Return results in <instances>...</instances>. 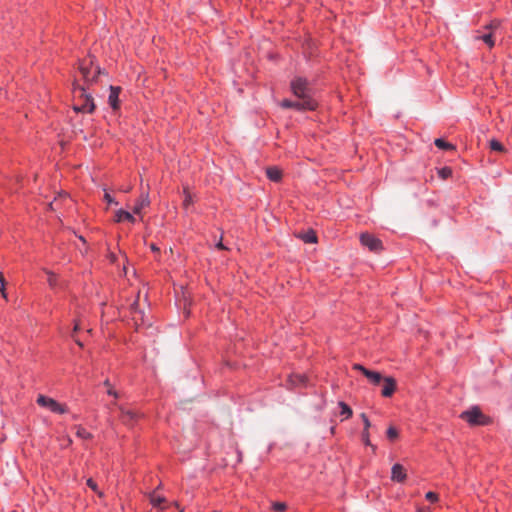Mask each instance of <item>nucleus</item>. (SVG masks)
I'll use <instances>...</instances> for the list:
<instances>
[{"mask_svg":"<svg viewBox=\"0 0 512 512\" xmlns=\"http://www.w3.org/2000/svg\"><path fill=\"white\" fill-rule=\"evenodd\" d=\"M74 110L83 113H92L95 109V104L91 95L87 94L85 88L74 84Z\"/></svg>","mask_w":512,"mask_h":512,"instance_id":"1","label":"nucleus"},{"mask_svg":"<svg viewBox=\"0 0 512 512\" xmlns=\"http://www.w3.org/2000/svg\"><path fill=\"white\" fill-rule=\"evenodd\" d=\"M79 70L86 83L96 82L98 76L101 74V70L99 67H93L92 59L83 60L79 65Z\"/></svg>","mask_w":512,"mask_h":512,"instance_id":"2","label":"nucleus"},{"mask_svg":"<svg viewBox=\"0 0 512 512\" xmlns=\"http://www.w3.org/2000/svg\"><path fill=\"white\" fill-rule=\"evenodd\" d=\"M293 94L298 98H312L310 96V87L306 79L296 78L291 82Z\"/></svg>","mask_w":512,"mask_h":512,"instance_id":"3","label":"nucleus"},{"mask_svg":"<svg viewBox=\"0 0 512 512\" xmlns=\"http://www.w3.org/2000/svg\"><path fill=\"white\" fill-rule=\"evenodd\" d=\"M37 403L49 409L50 411L57 413V414H64L68 411L67 407L65 405H62L58 403L56 400L46 397L44 395H39L37 398Z\"/></svg>","mask_w":512,"mask_h":512,"instance_id":"4","label":"nucleus"},{"mask_svg":"<svg viewBox=\"0 0 512 512\" xmlns=\"http://www.w3.org/2000/svg\"><path fill=\"white\" fill-rule=\"evenodd\" d=\"M461 418L471 425H482L485 423V416L478 408H473L461 414Z\"/></svg>","mask_w":512,"mask_h":512,"instance_id":"5","label":"nucleus"},{"mask_svg":"<svg viewBox=\"0 0 512 512\" xmlns=\"http://www.w3.org/2000/svg\"><path fill=\"white\" fill-rule=\"evenodd\" d=\"M353 369L362 372L371 384L379 385L382 383L383 376L377 371L369 370L361 364H354Z\"/></svg>","mask_w":512,"mask_h":512,"instance_id":"6","label":"nucleus"},{"mask_svg":"<svg viewBox=\"0 0 512 512\" xmlns=\"http://www.w3.org/2000/svg\"><path fill=\"white\" fill-rule=\"evenodd\" d=\"M360 241L362 245L366 246L373 252H377L382 249V242L371 234L362 233L360 236Z\"/></svg>","mask_w":512,"mask_h":512,"instance_id":"7","label":"nucleus"},{"mask_svg":"<svg viewBox=\"0 0 512 512\" xmlns=\"http://www.w3.org/2000/svg\"><path fill=\"white\" fill-rule=\"evenodd\" d=\"M119 410L121 412L120 419L125 425L133 426L136 423L139 417L137 412L124 408L123 406H119Z\"/></svg>","mask_w":512,"mask_h":512,"instance_id":"8","label":"nucleus"},{"mask_svg":"<svg viewBox=\"0 0 512 512\" xmlns=\"http://www.w3.org/2000/svg\"><path fill=\"white\" fill-rule=\"evenodd\" d=\"M382 383L381 395L383 397H391L396 391V380L393 377H383Z\"/></svg>","mask_w":512,"mask_h":512,"instance_id":"9","label":"nucleus"},{"mask_svg":"<svg viewBox=\"0 0 512 512\" xmlns=\"http://www.w3.org/2000/svg\"><path fill=\"white\" fill-rule=\"evenodd\" d=\"M317 106L313 98H299L298 101H293L292 108L297 110H314Z\"/></svg>","mask_w":512,"mask_h":512,"instance_id":"10","label":"nucleus"},{"mask_svg":"<svg viewBox=\"0 0 512 512\" xmlns=\"http://www.w3.org/2000/svg\"><path fill=\"white\" fill-rule=\"evenodd\" d=\"M360 417L363 420V424H364V429L362 432V440L365 445L370 446V447H372L373 450H375L376 447L371 444L370 438H369L370 437L369 436V428L371 427V423L365 413H362L360 415Z\"/></svg>","mask_w":512,"mask_h":512,"instance_id":"11","label":"nucleus"},{"mask_svg":"<svg viewBox=\"0 0 512 512\" xmlns=\"http://www.w3.org/2000/svg\"><path fill=\"white\" fill-rule=\"evenodd\" d=\"M406 471L401 464H394L391 469V479L396 482H403L406 479Z\"/></svg>","mask_w":512,"mask_h":512,"instance_id":"12","label":"nucleus"},{"mask_svg":"<svg viewBox=\"0 0 512 512\" xmlns=\"http://www.w3.org/2000/svg\"><path fill=\"white\" fill-rule=\"evenodd\" d=\"M149 204L150 200L148 193H142L132 210L135 214H140L144 208L149 206Z\"/></svg>","mask_w":512,"mask_h":512,"instance_id":"13","label":"nucleus"},{"mask_svg":"<svg viewBox=\"0 0 512 512\" xmlns=\"http://www.w3.org/2000/svg\"><path fill=\"white\" fill-rule=\"evenodd\" d=\"M131 314L134 322L138 325L139 322L141 324H145L144 320V312L139 308L138 301H134V303L131 305Z\"/></svg>","mask_w":512,"mask_h":512,"instance_id":"14","label":"nucleus"},{"mask_svg":"<svg viewBox=\"0 0 512 512\" xmlns=\"http://www.w3.org/2000/svg\"><path fill=\"white\" fill-rule=\"evenodd\" d=\"M119 93L120 87L110 86L108 102L114 110L119 108Z\"/></svg>","mask_w":512,"mask_h":512,"instance_id":"15","label":"nucleus"},{"mask_svg":"<svg viewBox=\"0 0 512 512\" xmlns=\"http://www.w3.org/2000/svg\"><path fill=\"white\" fill-rule=\"evenodd\" d=\"M115 221L116 222L129 221L131 223H134L135 218L130 212L120 209L115 214Z\"/></svg>","mask_w":512,"mask_h":512,"instance_id":"16","label":"nucleus"},{"mask_svg":"<svg viewBox=\"0 0 512 512\" xmlns=\"http://www.w3.org/2000/svg\"><path fill=\"white\" fill-rule=\"evenodd\" d=\"M266 175L271 181L278 182L281 180L282 171L277 167H268L266 169Z\"/></svg>","mask_w":512,"mask_h":512,"instance_id":"17","label":"nucleus"},{"mask_svg":"<svg viewBox=\"0 0 512 512\" xmlns=\"http://www.w3.org/2000/svg\"><path fill=\"white\" fill-rule=\"evenodd\" d=\"M495 32H488L486 34H483L481 36H477L476 39L482 40L488 47L492 48L495 45V38H496Z\"/></svg>","mask_w":512,"mask_h":512,"instance_id":"18","label":"nucleus"},{"mask_svg":"<svg viewBox=\"0 0 512 512\" xmlns=\"http://www.w3.org/2000/svg\"><path fill=\"white\" fill-rule=\"evenodd\" d=\"M298 237L302 239L305 243H316L317 236L313 230H309L304 233H299Z\"/></svg>","mask_w":512,"mask_h":512,"instance_id":"19","label":"nucleus"},{"mask_svg":"<svg viewBox=\"0 0 512 512\" xmlns=\"http://www.w3.org/2000/svg\"><path fill=\"white\" fill-rule=\"evenodd\" d=\"M288 381L291 386H303L306 384V377L304 375H291Z\"/></svg>","mask_w":512,"mask_h":512,"instance_id":"20","label":"nucleus"},{"mask_svg":"<svg viewBox=\"0 0 512 512\" xmlns=\"http://www.w3.org/2000/svg\"><path fill=\"white\" fill-rule=\"evenodd\" d=\"M150 501L154 507L163 509V507L161 505H162V503H164L166 501V499L164 497H161V496L153 493L150 496Z\"/></svg>","mask_w":512,"mask_h":512,"instance_id":"21","label":"nucleus"},{"mask_svg":"<svg viewBox=\"0 0 512 512\" xmlns=\"http://www.w3.org/2000/svg\"><path fill=\"white\" fill-rule=\"evenodd\" d=\"M434 144L440 148V149H445V150H453L455 149L454 145H452L451 143H448L446 142L445 140L441 139V138H438L434 141Z\"/></svg>","mask_w":512,"mask_h":512,"instance_id":"22","label":"nucleus"},{"mask_svg":"<svg viewBox=\"0 0 512 512\" xmlns=\"http://www.w3.org/2000/svg\"><path fill=\"white\" fill-rule=\"evenodd\" d=\"M339 407L341 408V415H344L346 419L352 416V409L345 402L340 401Z\"/></svg>","mask_w":512,"mask_h":512,"instance_id":"23","label":"nucleus"},{"mask_svg":"<svg viewBox=\"0 0 512 512\" xmlns=\"http://www.w3.org/2000/svg\"><path fill=\"white\" fill-rule=\"evenodd\" d=\"M489 147L493 151H497V152H504L505 151L504 146L498 140H496V139H492V140L489 141Z\"/></svg>","mask_w":512,"mask_h":512,"instance_id":"24","label":"nucleus"},{"mask_svg":"<svg viewBox=\"0 0 512 512\" xmlns=\"http://www.w3.org/2000/svg\"><path fill=\"white\" fill-rule=\"evenodd\" d=\"M86 484L89 488L96 492L99 497L103 496V492L98 489L96 482L92 478L87 479Z\"/></svg>","mask_w":512,"mask_h":512,"instance_id":"25","label":"nucleus"},{"mask_svg":"<svg viewBox=\"0 0 512 512\" xmlns=\"http://www.w3.org/2000/svg\"><path fill=\"white\" fill-rule=\"evenodd\" d=\"M486 28L490 31V32H495L496 35L499 34V28H500V22L497 21V20H493L490 22V24H488L486 26Z\"/></svg>","mask_w":512,"mask_h":512,"instance_id":"26","label":"nucleus"},{"mask_svg":"<svg viewBox=\"0 0 512 512\" xmlns=\"http://www.w3.org/2000/svg\"><path fill=\"white\" fill-rule=\"evenodd\" d=\"M438 175L442 179H447V178H449L452 175V169L449 168V167H443V168L438 170Z\"/></svg>","mask_w":512,"mask_h":512,"instance_id":"27","label":"nucleus"},{"mask_svg":"<svg viewBox=\"0 0 512 512\" xmlns=\"http://www.w3.org/2000/svg\"><path fill=\"white\" fill-rule=\"evenodd\" d=\"M104 385L107 387L108 395L113 396L115 398L119 397L118 392L115 389H113V387L111 386L110 381L108 379L104 381Z\"/></svg>","mask_w":512,"mask_h":512,"instance_id":"28","label":"nucleus"},{"mask_svg":"<svg viewBox=\"0 0 512 512\" xmlns=\"http://www.w3.org/2000/svg\"><path fill=\"white\" fill-rule=\"evenodd\" d=\"M387 437L390 439V440H395L397 437H398V431L395 427L393 426H390L388 429H387Z\"/></svg>","mask_w":512,"mask_h":512,"instance_id":"29","label":"nucleus"},{"mask_svg":"<svg viewBox=\"0 0 512 512\" xmlns=\"http://www.w3.org/2000/svg\"><path fill=\"white\" fill-rule=\"evenodd\" d=\"M77 436L82 438V439H88L91 437V434L85 430L84 428L82 427H78L77 428V432H76Z\"/></svg>","mask_w":512,"mask_h":512,"instance_id":"30","label":"nucleus"},{"mask_svg":"<svg viewBox=\"0 0 512 512\" xmlns=\"http://www.w3.org/2000/svg\"><path fill=\"white\" fill-rule=\"evenodd\" d=\"M272 508L276 512H283L286 510L287 506L283 502H275L272 504Z\"/></svg>","mask_w":512,"mask_h":512,"instance_id":"31","label":"nucleus"},{"mask_svg":"<svg viewBox=\"0 0 512 512\" xmlns=\"http://www.w3.org/2000/svg\"><path fill=\"white\" fill-rule=\"evenodd\" d=\"M425 497L428 501L432 503L438 501V495L432 491L427 492Z\"/></svg>","mask_w":512,"mask_h":512,"instance_id":"32","label":"nucleus"},{"mask_svg":"<svg viewBox=\"0 0 512 512\" xmlns=\"http://www.w3.org/2000/svg\"><path fill=\"white\" fill-rule=\"evenodd\" d=\"M5 287V280L3 274L0 272V291L2 292L3 297H6V294L4 292Z\"/></svg>","mask_w":512,"mask_h":512,"instance_id":"33","label":"nucleus"},{"mask_svg":"<svg viewBox=\"0 0 512 512\" xmlns=\"http://www.w3.org/2000/svg\"><path fill=\"white\" fill-rule=\"evenodd\" d=\"M191 203H192V197H191V195L189 193H186L185 194V199L183 201V205L185 207H188Z\"/></svg>","mask_w":512,"mask_h":512,"instance_id":"34","label":"nucleus"},{"mask_svg":"<svg viewBox=\"0 0 512 512\" xmlns=\"http://www.w3.org/2000/svg\"><path fill=\"white\" fill-rule=\"evenodd\" d=\"M48 282L50 286L54 287L56 285V276L53 273H48Z\"/></svg>","mask_w":512,"mask_h":512,"instance_id":"35","label":"nucleus"},{"mask_svg":"<svg viewBox=\"0 0 512 512\" xmlns=\"http://www.w3.org/2000/svg\"><path fill=\"white\" fill-rule=\"evenodd\" d=\"M292 105H293V101H290V100H283L281 103V106L283 108H292Z\"/></svg>","mask_w":512,"mask_h":512,"instance_id":"36","label":"nucleus"},{"mask_svg":"<svg viewBox=\"0 0 512 512\" xmlns=\"http://www.w3.org/2000/svg\"><path fill=\"white\" fill-rule=\"evenodd\" d=\"M104 198L108 203H114V199L110 196V194L105 193Z\"/></svg>","mask_w":512,"mask_h":512,"instance_id":"37","label":"nucleus"},{"mask_svg":"<svg viewBox=\"0 0 512 512\" xmlns=\"http://www.w3.org/2000/svg\"><path fill=\"white\" fill-rule=\"evenodd\" d=\"M150 249L155 252V253H159L160 249L156 246V244L154 243H151L150 244Z\"/></svg>","mask_w":512,"mask_h":512,"instance_id":"38","label":"nucleus"},{"mask_svg":"<svg viewBox=\"0 0 512 512\" xmlns=\"http://www.w3.org/2000/svg\"><path fill=\"white\" fill-rule=\"evenodd\" d=\"M216 247H217L218 249H221V250H225V249H227V248L224 246V244L222 243V241H221V240L217 243Z\"/></svg>","mask_w":512,"mask_h":512,"instance_id":"39","label":"nucleus"},{"mask_svg":"<svg viewBox=\"0 0 512 512\" xmlns=\"http://www.w3.org/2000/svg\"><path fill=\"white\" fill-rule=\"evenodd\" d=\"M418 512H431V510L428 507H420L418 508Z\"/></svg>","mask_w":512,"mask_h":512,"instance_id":"40","label":"nucleus"},{"mask_svg":"<svg viewBox=\"0 0 512 512\" xmlns=\"http://www.w3.org/2000/svg\"><path fill=\"white\" fill-rule=\"evenodd\" d=\"M79 329H80V325L78 322H76L73 331L77 332Z\"/></svg>","mask_w":512,"mask_h":512,"instance_id":"41","label":"nucleus"},{"mask_svg":"<svg viewBox=\"0 0 512 512\" xmlns=\"http://www.w3.org/2000/svg\"><path fill=\"white\" fill-rule=\"evenodd\" d=\"M131 189H132V187L128 186V187H124L123 191L124 192H129Z\"/></svg>","mask_w":512,"mask_h":512,"instance_id":"42","label":"nucleus"},{"mask_svg":"<svg viewBox=\"0 0 512 512\" xmlns=\"http://www.w3.org/2000/svg\"><path fill=\"white\" fill-rule=\"evenodd\" d=\"M59 197L62 198V197H67V194L66 193H61L59 194Z\"/></svg>","mask_w":512,"mask_h":512,"instance_id":"43","label":"nucleus"},{"mask_svg":"<svg viewBox=\"0 0 512 512\" xmlns=\"http://www.w3.org/2000/svg\"><path fill=\"white\" fill-rule=\"evenodd\" d=\"M75 342H76L79 346H82V343H81L78 339H75Z\"/></svg>","mask_w":512,"mask_h":512,"instance_id":"44","label":"nucleus"},{"mask_svg":"<svg viewBox=\"0 0 512 512\" xmlns=\"http://www.w3.org/2000/svg\"><path fill=\"white\" fill-rule=\"evenodd\" d=\"M50 208L53 209V202L49 204Z\"/></svg>","mask_w":512,"mask_h":512,"instance_id":"45","label":"nucleus"}]
</instances>
